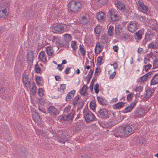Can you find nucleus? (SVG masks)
Listing matches in <instances>:
<instances>
[{"instance_id": "obj_62", "label": "nucleus", "mask_w": 158, "mask_h": 158, "mask_svg": "<svg viewBox=\"0 0 158 158\" xmlns=\"http://www.w3.org/2000/svg\"><path fill=\"white\" fill-rule=\"evenodd\" d=\"M150 61L149 59L145 57L144 59V64H146L147 63Z\"/></svg>"}, {"instance_id": "obj_20", "label": "nucleus", "mask_w": 158, "mask_h": 158, "mask_svg": "<svg viewBox=\"0 0 158 158\" xmlns=\"http://www.w3.org/2000/svg\"><path fill=\"white\" fill-rule=\"evenodd\" d=\"M158 83V74H155L151 80V85H155Z\"/></svg>"}, {"instance_id": "obj_38", "label": "nucleus", "mask_w": 158, "mask_h": 158, "mask_svg": "<svg viewBox=\"0 0 158 158\" xmlns=\"http://www.w3.org/2000/svg\"><path fill=\"white\" fill-rule=\"evenodd\" d=\"M64 40L66 43H68L71 40V37L68 34H65L64 35Z\"/></svg>"}, {"instance_id": "obj_55", "label": "nucleus", "mask_w": 158, "mask_h": 158, "mask_svg": "<svg viewBox=\"0 0 158 158\" xmlns=\"http://www.w3.org/2000/svg\"><path fill=\"white\" fill-rule=\"evenodd\" d=\"M98 46V44H97L96 45V47L95 49V52L96 54H98L99 53L102 51L103 48H102L101 49H100L99 50H98V52H97V51H96V48H97V46Z\"/></svg>"}, {"instance_id": "obj_44", "label": "nucleus", "mask_w": 158, "mask_h": 158, "mask_svg": "<svg viewBox=\"0 0 158 158\" xmlns=\"http://www.w3.org/2000/svg\"><path fill=\"white\" fill-rule=\"evenodd\" d=\"M153 67L156 68L158 67V58H156L154 61Z\"/></svg>"}, {"instance_id": "obj_17", "label": "nucleus", "mask_w": 158, "mask_h": 158, "mask_svg": "<svg viewBox=\"0 0 158 158\" xmlns=\"http://www.w3.org/2000/svg\"><path fill=\"white\" fill-rule=\"evenodd\" d=\"M33 52L31 50H30L28 51L27 56V60L29 62H32L33 61L34 56Z\"/></svg>"}, {"instance_id": "obj_21", "label": "nucleus", "mask_w": 158, "mask_h": 158, "mask_svg": "<svg viewBox=\"0 0 158 158\" xmlns=\"http://www.w3.org/2000/svg\"><path fill=\"white\" fill-rule=\"evenodd\" d=\"M7 10L3 7H0V18H2L4 15L6 16L7 14Z\"/></svg>"}, {"instance_id": "obj_43", "label": "nucleus", "mask_w": 158, "mask_h": 158, "mask_svg": "<svg viewBox=\"0 0 158 158\" xmlns=\"http://www.w3.org/2000/svg\"><path fill=\"white\" fill-rule=\"evenodd\" d=\"M26 13L27 16L30 18L32 17L34 14V13L33 11L30 10L29 11V10L26 11Z\"/></svg>"}, {"instance_id": "obj_54", "label": "nucleus", "mask_w": 158, "mask_h": 158, "mask_svg": "<svg viewBox=\"0 0 158 158\" xmlns=\"http://www.w3.org/2000/svg\"><path fill=\"white\" fill-rule=\"evenodd\" d=\"M25 86L27 87V85H28L29 86H31V82L29 80L28 81H26L23 83Z\"/></svg>"}, {"instance_id": "obj_2", "label": "nucleus", "mask_w": 158, "mask_h": 158, "mask_svg": "<svg viewBox=\"0 0 158 158\" xmlns=\"http://www.w3.org/2000/svg\"><path fill=\"white\" fill-rule=\"evenodd\" d=\"M135 129V128L133 126L129 125L121 128L118 131V133H120L121 136L126 135L130 134L133 130L134 131Z\"/></svg>"}, {"instance_id": "obj_37", "label": "nucleus", "mask_w": 158, "mask_h": 158, "mask_svg": "<svg viewBox=\"0 0 158 158\" xmlns=\"http://www.w3.org/2000/svg\"><path fill=\"white\" fill-rule=\"evenodd\" d=\"M104 14V13L102 12L98 13L97 16V19L99 20H103Z\"/></svg>"}, {"instance_id": "obj_56", "label": "nucleus", "mask_w": 158, "mask_h": 158, "mask_svg": "<svg viewBox=\"0 0 158 158\" xmlns=\"http://www.w3.org/2000/svg\"><path fill=\"white\" fill-rule=\"evenodd\" d=\"M98 46V44H97L96 45V47L95 49V52L96 54H98L99 53L102 51L103 48H102L101 49H100L99 50H98V52H97V51H96V48H97V46Z\"/></svg>"}, {"instance_id": "obj_18", "label": "nucleus", "mask_w": 158, "mask_h": 158, "mask_svg": "<svg viewBox=\"0 0 158 158\" xmlns=\"http://www.w3.org/2000/svg\"><path fill=\"white\" fill-rule=\"evenodd\" d=\"M48 113L51 114L53 113L54 115H56L58 114V111L54 107L51 106L49 107L48 110Z\"/></svg>"}, {"instance_id": "obj_23", "label": "nucleus", "mask_w": 158, "mask_h": 158, "mask_svg": "<svg viewBox=\"0 0 158 158\" xmlns=\"http://www.w3.org/2000/svg\"><path fill=\"white\" fill-rule=\"evenodd\" d=\"M39 56L42 61L45 62L47 60V59L45 56V54L44 51L40 52Z\"/></svg>"}, {"instance_id": "obj_36", "label": "nucleus", "mask_w": 158, "mask_h": 158, "mask_svg": "<svg viewBox=\"0 0 158 158\" xmlns=\"http://www.w3.org/2000/svg\"><path fill=\"white\" fill-rule=\"evenodd\" d=\"M102 27L100 26H97L94 29V32L96 33L99 34L101 31Z\"/></svg>"}, {"instance_id": "obj_52", "label": "nucleus", "mask_w": 158, "mask_h": 158, "mask_svg": "<svg viewBox=\"0 0 158 158\" xmlns=\"http://www.w3.org/2000/svg\"><path fill=\"white\" fill-rule=\"evenodd\" d=\"M43 90L42 88H39V89L38 91V94L40 96H41V94H42V96L44 95V94L43 93Z\"/></svg>"}, {"instance_id": "obj_29", "label": "nucleus", "mask_w": 158, "mask_h": 158, "mask_svg": "<svg viewBox=\"0 0 158 158\" xmlns=\"http://www.w3.org/2000/svg\"><path fill=\"white\" fill-rule=\"evenodd\" d=\"M33 120L36 122V121H39L40 120V116L38 115L37 113L35 112L33 115Z\"/></svg>"}, {"instance_id": "obj_49", "label": "nucleus", "mask_w": 158, "mask_h": 158, "mask_svg": "<svg viewBox=\"0 0 158 158\" xmlns=\"http://www.w3.org/2000/svg\"><path fill=\"white\" fill-rule=\"evenodd\" d=\"M71 106L70 105H69L65 108L64 110V113H68L69 112L70 110V108Z\"/></svg>"}, {"instance_id": "obj_12", "label": "nucleus", "mask_w": 158, "mask_h": 158, "mask_svg": "<svg viewBox=\"0 0 158 158\" xmlns=\"http://www.w3.org/2000/svg\"><path fill=\"white\" fill-rule=\"evenodd\" d=\"M53 28L54 30L56 31L55 33L61 34L64 32V28L63 26L57 25L54 27Z\"/></svg>"}, {"instance_id": "obj_13", "label": "nucleus", "mask_w": 158, "mask_h": 158, "mask_svg": "<svg viewBox=\"0 0 158 158\" xmlns=\"http://www.w3.org/2000/svg\"><path fill=\"white\" fill-rule=\"evenodd\" d=\"M153 74L152 72H149L143 75L140 78L141 81H144L147 80L151 77V75Z\"/></svg>"}, {"instance_id": "obj_42", "label": "nucleus", "mask_w": 158, "mask_h": 158, "mask_svg": "<svg viewBox=\"0 0 158 158\" xmlns=\"http://www.w3.org/2000/svg\"><path fill=\"white\" fill-rule=\"evenodd\" d=\"M77 44L75 41H72L71 43V46L74 50H76L77 48Z\"/></svg>"}, {"instance_id": "obj_1", "label": "nucleus", "mask_w": 158, "mask_h": 158, "mask_svg": "<svg viewBox=\"0 0 158 158\" xmlns=\"http://www.w3.org/2000/svg\"><path fill=\"white\" fill-rule=\"evenodd\" d=\"M81 6L80 2L72 1L69 3L68 7L71 11L77 13L80 10Z\"/></svg>"}, {"instance_id": "obj_16", "label": "nucleus", "mask_w": 158, "mask_h": 158, "mask_svg": "<svg viewBox=\"0 0 158 158\" xmlns=\"http://www.w3.org/2000/svg\"><path fill=\"white\" fill-rule=\"evenodd\" d=\"M123 28L121 26L118 24L115 25V31L116 35H119L122 32Z\"/></svg>"}, {"instance_id": "obj_45", "label": "nucleus", "mask_w": 158, "mask_h": 158, "mask_svg": "<svg viewBox=\"0 0 158 158\" xmlns=\"http://www.w3.org/2000/svg\"><path fill=\"white\" fill-rule=\"evenodd\" d=\"M94 90L95 93L98 94L99 91V85L98 83H97L95 85L94 87Z\"/></svg>"}, {"instance_id": "obj_59", "label": "nucleus", "mask_w": 158, "mask_h": 158, "mask_svg": "<svg viewBox=\"0 0 158 158\" xmlns=\"http://www.w3.org/2000/svg\"><path fill=\"white\" fill-rule=\"evenodd\" d=\"M99 70H100V71L98 70V68L97 67L96 68L95 73H94V76H98V74L97 73H98L99 72H101L100 69V68H99Z\"/></svg>"}, {"instance_id": "obj_28", "label": "nucleus", "mask_w": 158, "mask_h": 158, "mask_svg": "<svg viewBox=\"0 0 158 158\" xmlns=\"http://www.w3.org/2000/svg\"><path fill=\"white\" fill-rule=\"evenodd\" d=\"M148 47L150 48L156 49L158 48V43H154L152 42L149 44Z\"/></svg>"}, {"instance_id": "obj_10", "label": "nucleus", "mask_w": 158, "mask_h": 158, "mask_svg": "<svg viewBox=\"0 0 158 158\" xmlns=\"http://www.w3.org/2000/svg\"><path fill=\"white\" fill-rule=\"evenodd\" d=\"M136 102L131 103L130 105L126 107L125 109L123 110V112L127 113L131 112L136 105Z\"/></svg>"}, {"instance_id": "obj_25", "label": "nucleus", "mask_w": 158, "mask_h": 158, "mask_svg": "<svg viewBox=\"0 0 158 158\" xmlns=\"http://www.w3.org/2000/svg\"><path fill=\"white\" fill-rule=\"evenodd\" d=\"M89 21V20L88 18H87L85 16H83L82 17L80 21V22L81 24L84 25L88 23Z\"/></svg>"}, {"instance_id": "obj_33", "label": "nucleus", "mask_w": 158, "mask_h": 158, "mask_svg": "<svg viewBox=\"0 0 158 158\" xmlns=\"http://www.w3.org/2000/svg\"><path fill=\"white\" fill-rule=\"evenodd\" d=\"M79 50L81 54L84 56L85 54V50L84 48V46L83 45H80L79 46Z\"/></svg>"}, {"instance_id": "obj_19", "label": "nucleus", "mask_w": 158, "mask_h": 158, "mask_svg": "<svg viewBox=\"0 0 158 158\" xmlns=\"http://www.w3.org/2000/svg\"><path fill=\"white\" fill-rule=\"evenodd\" d=\"M75 91L74 90L71 91L67 94L65 100L66 101H69L73 97L74 94L75 93Z\"/></svg>"}, {"instance_id": "obj_35", "label": "nucleus", "mask_w": 158, "mask_h": 158, "mask_svg": "<svg viewBox=\"0 0 158 158\" xmlns=\"http://www.w3.org/2000/svg\"><path fill=\"white\" fill-rule=\"evenodd\" d=\"M32 88H31V90L33 94H35L36 91V88L33 81L32 82Z\"/></svg>"}, {"instance_id": "obj_14", "label": "nucleus", "mask_w": 158, "mask_h": 158, "mask_svg": "<svg viewBox=\"0 0 158 158\" xmlns=\"http://www.w3.org/2000/svg\"><path fill=\"white\" fill-rule=\"evenodd\" d=\"M143 34V31L142 30H139L135 34L134 37L135 39L138 40H140L142 38V35Z\"/></svg>"}, {"instance_id": "obj_57", "label": "nucleus", "mask_w": 158, "mask_h": 158, "mask_svg": "<svg viewBox=\"0 0 158 158\" xmlns=\"http://www.w3.org/2000/svg\"><path fill=\"white\" fill-rule=\"evenodd\" d=\"M98 46V44H97L96 45V47L95 49V52L96 54H98L99 53L102 51L103 48H102L101 49H100L99 50H98V52H97V51H96V48H97V46Z\"/></svg>"}, {"instance_id": "obj_11", "label": "nucleus", "mask_w": 158, "mask_h": 158, "mask_svg": "<svg viewBox=\"0 0 158 158\" xmlns=\"http://www.w3.org/2000/svg\"><path fill=\"white\" fill-rule=\"evenodd\" d=\"M135 114L136 117L140 118L145 115L143 109L142 108H138L135 111Z\"/></svg>"}, {"instance_id": "obj_8", "label": "nucleus", "mask_w": 158, "mask_h": 158, "mask_svg": "<svg viewBox=\"0 0 158 158\" xmlns=\"http://www.w3.org/2000/svg\"><path fill=\"white\" fill-rule=\"evenodd\" d=\"M115 5L117 8L123 12L125 9V5L123 2L119 1H117V2H115Z\"/></svg>"}, {"instance_id": "obj_31", "label": "nucleus", "mask_w": 158, "mask_h": 158, "mask_svg": "<svg viewBox=\"0 0 158 158\" xmlns=\"http://www.w3.org/2000/svg\"><path fill=\"white\" fill-rule=\"evenodd\" d=\"M53 38L52 41L54 42H55L56 44L58 45H60L61 44L60 42V38L59 37L54 36L53 37Z\"/></svg>"}, {"instance_id": "obj_47", "label": "nucleus", "mask_w": 158, "mask_h": 158, "mask_svg": "<svg viewBox=\"0 0 158 158\" xmlns=\"http://www.w3.org/2000/svg\"><path fill=\"white\" fill-rule=\"evenodd\" d=\"M80 97L79 96H76L74 98V101L73 102V104L75 106V105L78 104L79 103L78 102V100L80 99Z\"/></svg>"}, {"instance_id": "obj_7", "label": "nucleus", "mask_w": 158, "mask_h": 158, "mask_svg": "<svg viewBox=\"0 0 158 158\" xmlns=\"http://www.w3.org/2000/svg\"><path fill=\"white\" fill-rule=\"evenodd\" d=\"M75 114L74 112L72 111L71 113H68L62 116L61 119L64 121H70L72 120Z\"/></svg>"}, {"instance_id": "obj_5", "label": "nucleus", "mask_w": 158, "mask_h": 158, "mask_svg": "<svg viewBox=\"0 0 158 158\" xmlns=\"http://www.w3.org/2000/svg\"><path fill=\"white\" fill-rule=\"evenodd\" d=\"M117 13L116 11L113 9H110L109 10L108 17L110 18V21L114 22L118 20L119 19Z\"/></svg>"}, {"instance_id": "obj_51", "label": "nucleus", "mask_w": 158, "mask_h": 158, "mask_svg": "<svg viewBox=\"0 0 158 158\" xmlns=\"http://www.w3.org/2000/svg\"><path fill=\"white\" fill-rule=\"evenodd\" d=\"M143 89V87H142L141 86H139L138 87H137L135 90L136 91H138L139 92H141L142 91Z\"/></svg>"}, {"instance_id": "obj_39", "label": "nucleus", "mask_w": 158, "mask_h": 158, "mask_svg": "<svg viewBox=\"0 0 158 158\" xmlns=\"http://www.w3.org/2000/svg\"><path fill=\"white\" fill-rule=\"evenodd\" d=\"M90 107L91 109L94 110L96 108V104L94 101H91L90 102Z\"/></svg>"}, {"instance_id": "obj_4", "label": "nucleus", "mask_w": 158, "mask_h": 158, "mask_svg": "<svg viewBox=\"0 0 158 158\" xmlns=\"http://www.w3.org/2000/svg\"><path fill=\"white\" fill-rule=\"evenodd\" d=\"M83 117L87 123H90L93 120L94 115L88 110L85 109L83 111Z\"/></svg>"}, {"instance_id": "obj_3", "label": "nucleus", "mask_w": 158, "mask_h": 158, "mask_svg": "<svg viewBox=\"0 0 158 158\" xmlns=\"http://www.w3.org/2000/svg\"><path fill=\"white\" fill-rule=\"evenodd\" d=\"M110 111L106 108L100 109L98 111L97 115L102 119H106L109 117L110 115Z\"/></svg>"}, {"instance_id": "obj_40", "label": "nucleus", "mask_w": 158, "mask_h": 158, "mask_svg": "<svg viewBox=\"0 0 158 158\" xmlns=\"http://www.w3.org/2000/svg\"><path fill=\"white\" fill-rule=\"evenodd\" d=\"M85 101L82 100L81 102H79L78 105L79 106L78 108V109H81L83 106Z\"/></svg>"}, {"instance_id": "obj_15", "label": "nucleus", "mask_w": 158, "mask_h": 158, "mask_svg": "<svg viewBox=\"0 0 158 158\" xmlns=\"http://www.w3.org/2000/svg\"><path fill=\"white\" fill-rule=\"evenodd\" d=\"M97 98L100 104L102 105L105 106L107 105L108 102L104 98H103L102 97L100 96H97Z\"/></svg>"}, {"instance_id": "obj_30", "label": "nucleus", "mask_w": 158, "mask_h": 158, "mask_svg": "<svg viewBox=\"0 0 158 158\" xmlns=\"http://www.w3.org/2000/svg\"><path fill=\"white\" fill-rule=\"evenodd\" d=\"M29 80L28 78V75L26 73H24L23 75V79L22 81L23 83H24L27 81H28Z\"/></svg>"}, {"instance_id": "obj_53", "label": "nucleus", "mask_w": 158, "mask_h": 158, "mask_svg": "<svg viewBox=\"0 0 158 158\" xmlns=\"http://www.w3.org/2000/svg\"><path fill=\"white\" fill-rule=\"evenodd\" d=\"M149 34H147V33H146L145 34V38L144 40L143 41H144L145 40V41L146 42V41L149 40Z\"/></svg>"}, {"instance_id": "obj_26", "label": "nucleus", "mask_w": 158, "mask_h": 158, "mask_svg": "<svg viewBox=\"0 0 158 158\" xmlns=\"http://www.w3.org/2000/svg\"><path fill=\"white\" fill-rule=\"evenodd\" d=\"M46 51L47 54L50 56L52 55L54 52L52 48L49 47H48L46 48Z\"/></svg>"}, {"instance_id": "obj_32", "label": "nucleus", "mask_w": 158, "mask_h": 158, "mask_svg": "<svg viewBox=\"0 0 158 158\" xmlns=\"http://www.w3.org/2000/svg\"><path fill=\"white\" fill-rule=\"evenodd\" d=\"M125 103V102H118L115 106L116 108H120L123 106Z\"/></svg>"}, {"instance_id": "obj_27", "label": "nucleus", "mask_w": 158, "mask_h": 158, "mask_svg": "<svg viewBox=\"0 0 158 158\" xmlns=\"http://www.w3.org/2000/svg\"><path fill=\"white\" fill-rule=\"evenodd\" d=\"M94 69H90L89 72L88 73V75L86 77V78L88 79L87 80V84L88 83L90 80V79L92 76L94 72Z\"/></svg>"}, {"instance_id": "obj_50", "label": "nucleus", "mask_w": 158, "mask_h": 158, "mask_svg": "<svg viewBox=\"0 0 158 158\" xmlns=\"http://www.w3.org/2000/svg\"><path fill=\"white\" fill-rule=\"evenodd\" d=\"M151 67V65L149 64H148L146 65H145L144 67L145 71H148L149 69H150Z\"/></svg>"}, {"instance_id": "obj_48", "label": "nucleus", "mask_w": 158, "mask_h": 158, "mask_svg": "<svg viewBox=\"0 0 158 158\" xmlns=\"http://www.w3.org/2000/svg\"><path fill=\"white\" fill-rule=\"evenodd\" d=\"M133 96V94L132 93H131L128 95H127V99L128 101H130L132 100V97Z\"/></svg>"}, {"instance_id": "obj_61", "label": "nucleus", "mask_w": 158, "mask_h": 158, "mask_svg": "<svg viewBox=\"0 0 158 158\" xmlns=\"http://www.w3.org/2000/svg\"><path fill=\"white\" fill-rule=\"evenodd\" d=\"M71 69V68H69V67H67L65 70L64 71V72H65V73L66 74H68L69 73V71L70 69Z\"/></svg>"}, {"instance_id": "obj_22", "label": "nucleus", "mask_w": 158, "mask_h": 158, "mask_svg": "<svg viewBox=\"0 0 158 158\" xmlns=\"http://www.w3.org/2000/svg\"><path fill=\"white\" fill-rule=\"evenodd\" d=\"M87 89V86L85 85H84L80 92L81 94L82 95H86L87 94V92L86 91Z\"/></svg>"}, {"instance_id": "obj_6", "label": "nucleus", "mask_w": 158, "mask_h": 158, "mask_svg": "<svg viewBox=\"0 0 158 158\" xmlns=\"http://www.w3.org/2000/svg\"><path fill=\"white\" fill-rule=\"evenodd\" d=\"M139 26V25L137 22L131 21L128 27V30L130 31L133 32L138 29Z\"/></svg>"}, {"instance_id": "obj_9", "label": "nucleus", "mask_w": 158, "mask_h": 158, "mask_svg": "<svg viewBox=\"0 0 158 158\" xmlns=\"http://www.w3.org/2000/svg\"><path fill=\"white\" fill-rule=\"evenodd\" d=\"M139 8V10H140L143 13H145L148 11V7L144 5L143 3L140 1L138 2Z\"/></svg>"}, {"instance_id": "obj_34", "label": "nucleus", "mask_w": 158, "mask_h": 158, "mask_svg": "<svg viewBox=\"0 0 158 158\" xmlns=\"http://www.w3.org/2000/svg\"><path fill=\"white\" fill-rule=\"evenodd\" d=\"M146 94H145L144 97L146 98H148L152 95L153 92L151 90L149 89L146 91Z\"/></svg>"}, {"instance_id": "obj_24", "label": "nucleus", "mask_w": 158, "mask_h": 158, "mask_svg": "<svg viewBox=\"0 0 158 158\" xmlns=\"http://www.w3.org/2000/svg\"><path fill=\"white\" fill-rule=\"evenodd\" d=\"M145 139L142 137H140L136 139V143L142 144L145 142Z\"/></svg>"}, {"instance_id": "obj_63", "label": "nucleus", "mask_w": 158, "mask_h": 158, "mask_svg": "<svg viewBox=\"0 0 158 158\" xmlns=\"http://www.w3.org/2000/svg\"><path fill=\"white\" fill-rule=\"evenodd\" d=\"M116 73L115 71L110 76V79H113V77L115 76Z\"/></svg>"}, {"instance_id": "obj_64", "label": "nucleus", "mask_w": 158, "mask_h": 158, "mask_svg": "<svg viewBox=\"0 0 158 158\" xmlns=\"http://www.w3.org/2000/svg\"><path fill=\"white\" fill-rule=\"evenodd\" d=\"M114 51L115 52H118V46L117 45H115L113 46V48Z\"/></svg>"}, {"instance_id": "obj_58", "label": "nucleus", "mask_w": 158, "mask_h": 158, "mask_svg": "<svg viewBox=\"0 0 158 158\" xmlns=\"http://www.w3.org/2000/svg\"><path fill=\"white\" fill-rule=\"evenodd\" d=\"M60 89L62 90L63 91L65 89V85L64 84H61L60 85Z\"/></svg>"}, {"instance_id": "obj_60", "label": "nucleus", "mask_w": 158, "mask_h": 158, "mask_svg": "<svg viewBox=\"0 0 158 158\" xmlns=\"http://www.w3.org/2000/svg\"><path fill=\"white\" fill-rule=\"evenodd\" d=\"M106 0H98V2L101 4H104L106 2Z\"/></svg>"}, {"instance_id": "obj_46", "label": "nucleus", "mask_w": 158, "mask_h": 158, "mask_svg": "<svg viewBox=\"0 0 158 158\" xmlns=\"http://www.w3.org/2000/svg\"><path fill=\"white\" fill-rule=\"evenodd\" d=\"M102 56H99L98 57L97 59V62L99 65H101L102 60Z\"/></svg>"}, {"instance_id": "obj_41", "label": "nucleus", "mask_w": 158, "mask_h": 158, "mask_svg": "<svg viewBox=\"0 0 158 158\" xmlns=\"http://www.w3.org/2000/svg\"><path fill=\"white\" fill-rule=\"evenodd\" d=\"M35 72L37 73H39L40 72L41 69L39 67V65L38 64H35Z\"/></svg>"}]
</instances>
